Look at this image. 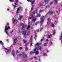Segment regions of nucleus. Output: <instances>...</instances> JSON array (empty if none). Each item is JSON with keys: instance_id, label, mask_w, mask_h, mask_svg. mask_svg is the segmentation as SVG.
<instances>
[{"instance_id": "nucleus-27", "label": "nucleus", "mask_w": 62, "mask_h": 62, "mask_svg": "<svg viewBox=\"0 0 62 62\" xmlns=\"http://www.w3.org/2000/svg\"><path fill=\"white\" fill-rule=\"evenodd\" d=\"M20 51H18V50H16V54H17L18 53H19Z\"/></svg>"}, {"instance_id": "nucleus-56", "label": "nucleus", "mask_w": 62, "mask_h": 62, "mask_svg": "<svg viewBox=\"0 0 62 62\" xmlns=\"http://www.w3.org/2000/svg\"><path fill=\"white\" fill-rule=\"evenodd\" d=\"M4 49L5 50H8V49L7 48H5L4 47Z\"/></svg>"}, {"instance_id": "nucleus-13", "label": "nucleus", "mask_w": 62, "mask_h": 62, "mask_svg": "<svg viewBox=\"0 0 62 62\" xmlns=\"http://www.w3.org/2000/svg\"><path fill=\"white\" fill-rule=\"evenodd\" d=\"M37 50H39L40 51H41V47H40L39 48V47H37Z\"/></svg>"}, {"instance_id": "nucleus-48", "label": "nucleus", "mask_w": 62, "mask_h": 62, "mask_svg": "<svg viewBox=\"0 0 62 62\" xmlns=\"http://www.w3.org/2000/svg\"><path fill=\"white\" fill-rule=\"evenodd\" d=\"M32 44H33V43H32L31 42V43L30 44L31 46H32Z\"/></svg>"}, {"instance_id": "nucleus-20", "label": "nucleus", "mask_w": 62, "mask_h": 62, "mask_svg": "<svg viewBox=\"0 0 62 62\" xmlns=\"http://www.w3.org/2000/svg\"><path fill=\"white\" fill-rule=\"evenodd\" d=\"M0 43H1V44L2 45V46L4 45V44L3 42H2V41L0 40Z\"/></svg>"}, {"instance_id": "nucleus-25", "label": "nucleus", "mask_w": 62, "mask_h": 62, "mask_svg": "<svg viewBox=\"0 0 62 62\" xmlns=\"http://www.w3.org/2000/svg\"><path fill=\"white\" fill-rule=\"evenodd\" d=\"M52 35L50 34V35H48L47 36V38H51V37H52Z\"/></svg>"}, {"instance_id": "nucleus-44", "label": "nucleus", "mask_w": 62, "mask_h": 62, "mask_svg": "<svg viewBox=\"0 0 62 62\" xmlns=\"http://www.w3.org/2000/svg\"><path fill=\"white\" fill-rule=\"evenodd\" d=\"M34 58H35V59H37L38 58H37V57L36 56L34 57Z\"/></svg>"}, {"instance_id": "nucleus-39", "label": "nucleus", "mask_w": 62, "mask_h": 62, "mask_svg": "<svg viewBox=\"0 0 62 62\" xmlns=\"http://www.w3.org/2000/svg\"><path fill=\"white\" fill-rule=\"evenodd\" d=\"M28 44H29V43L28 42V43H27L26 44H25L26 46H27V45H28Z\"/></svg>"}, {"instance_id": "nucleus-34", "label": "nucleus", "mask_w": 62, "mask_h": 62, "mask_svg": "<svg viewBox=\"0 0 62 62\" xmlns=\"http://www.w3.org/2000/svg\"><path fill=\"white\" fill-rule=\"evenodd\" d=\"M38 23H39V22H36L35 23V24L36 25H37V24H38Z\"/></svg>"}, {"instance_id": "nucleus-64", "label": "nucleus", "mask_w": 62, "mask_h": 62, "mask_svg": "<svg viewBox=\"0 0 62 62\" xmlns=\"http://www.w3.org/2000/svg\"><path fill=\"white\" fill-rule=\"evenodd\" d=\"M60 38H61V39H62V37H60Z\"/></svg>"}, {"instance_id": "nucleus-7", "label": "nucleus", "mask_w": 62, "mask_h": 62, "mask_svg": "<svg viewBox=\"0 0 62 62\" xmlns=\"http://www.w3.org/2000/svg\"><path fill=\"white\" fill-rule=\"evenodd\" d=\"M22 54H23V55H24V56L25 59L27 58L28 57L27 56V55H26V54L25 53L23 52L22 53Z\"/></svg>"}, {"instance_id": "nucleus-47", "label": "nucleus", "mask_w": 62, "mask_h": 62, "mask_svg": "<svg viewBox=\"0 0 62 62\" xmlns=\"http://www.w3.org/2000/svg\"><path fill=\"white\" fill-rule=\"evenodd\" d=\"M10 50V49H7V52H8V53L9 52V50Z\"/></svg>"}, {"instance_id": "nucleus-33", "label": "nucleus", "mask_w": 62, "mask_h": 62, "mask_svg": "<svg viewBox=\"0 0 62 62\" xmlns=\"http://www.w3.org/2000/svg\"><path fill=\"white\" fill-rule=\"evenodd\" d=\"M33 8H34V6H32L31 8V10H32L33 9Z\"/></svg>"}, {"instance_id": "nucleus-22", "label": "nucleus", "mask_w": 62, "mask_h": 62, "mask_svg": "<svg viewBox=\"0 0 62 62\" xmlns=\"http://www.w3.org/2000/svg\"><path fill=\"white\" fill-rule=\"evenodd\" d=\"M30 28V26L28 25L27 28L26 29L27 30H28Z\"/></svg>"}, {"instance_id": "nucleus-12", "label": "nucleus", "mask_w": 62, "mask_h": 62, "mask_svg": "<svg viewBox=\"0 0 62 62\" xmlns=\"http://www.w3.org/2000/svg\"><path fill=\"white\" fill-rule=\"evenodd\" d=\"M37 46L38 47L39 46V43H37V44H36L34 45L35 47H36Z\"/></svg>"}, {"instance_id": "nucleus-3", "label": "nucleus", "mask_w": 62, "mask_h": 62, "mask_svg": "<svg viewBox=\"0 0 62 62\" xmlns=\"http://www.w3.org/2000/svg\"><path fill=\"white\" fill-rule=\"evenodd\" d=\"M22 33L23 34L25 38H26L27 37L26 35V31L24 30L22 32Z\"/></svg>"}, {"instance_id": "nucleus-46", "label": "nucleus", "mask_w": 62, "mask_h": 62, "mask_svg": "<svg viewBox=\"0 0 62 62\" xmlns=\"http://www.w3.org/2000/svg\"><path fill=\"white\" fill-rule=\"evenodd\" d=\"M6 25H9V23H7L6 24Z\"/></svg>"}, {"instance_id": "nucleus-10", "label": "nucleus", "mask_w": 62, "mask_h": 62, "mask_svg": "<svg viewBox=\"0 0 62 62\" xmlns=\"http://www.w3.org/2000/svg\"><path fill=\"white\" fill-rule=\"evenodd\" d=\"M15 5L13 4H12V5L13 6L14 8H17V6H17V4L16 3H15Z\"/></svg>"}, {"instance_id": "nucleus-21", "label": "nucleus", "mask_w": 62, "mask_h": 62, "mask_svg": "<svg viewBox=\"0 0 62 62\" xmlns=\"http://www.w3.org/2000/svg\"><path fill=\"white\" fill-rule=\"evenodd\" d=\"M37 48H36L35 49L33 50L34 53H35L36 52V50H37Z\"/></svg>"}, {"instance_id": "nucleus-17", "label": "nucleus", "mask_w": 62, "mask_h": 62, "mask_svg": "<svg viewBox=\"0 0 62 62\" xmlns=\"http://www.w3.org/2000/svg\"><path fill=\"white\" fill-rule=\"evenodd\" d=\"M13 21V23H14L15 22H16V23H17V22H18V21L17 20L15 19H14Z\"/></svg>"}, {"instance_id": "nucleus-23", "label": "nucleus", "mask_w": 62, "mask_h": 62, "mask_svg": "<svg viewBox=\"0 0 62 62\" xmlns=\"http://www.w3.org/2000/svg\"><path fill=\"white\" fill-rule=\"evenodd\" d=\"M23 43H26V42H27V41L24 39H23Z\"/></svg>"}, {"instance_id": "nucleus-62", "label": "nucleus", "mask_w": 62, "mask_h": 62, "mask_svg": "<svg viewBox=\"0 0 62 62\" xmlns=\"http://www.w3.org/2000/svg\"><path fill=\"white\" fill-rule=\"evenodd\" d=\"M46 41L47 42H48V39H46Z\"/></svg>"}, {"instance_id": "nucleus-36", "label": "nucleus", "mask_w": 62, "mask_h": 62, "mask_svg": "<svg viewBox=\"0 0 62 62\" xmlns=\"http://www.w3.org/2000/svg\"><path fill=\"white\" fill-rule=\"evenodd\" d=\"M54 1L55 2L56 4L57 3V1L56 0H54Z\"/></svg>"}, {"instance_id": "nucleus-54", "label": "nucleus", "mask_w": 62, "mask_h": 62, "mask_svg": "<svg viewBox=\"0 0 62 62\" xmlns=\"http://www.w3.org/2000/svg\"><path fill=\"white\" fill-rule=\"evenodd\" d=\"M50 44H51V45L53 44V43H52L51 41H50Z\"/></svg>"}, {"instance_id": "nucleus-58", "label": "nucleus", "mask_w": 62, "mask_h": 62, "mask_svg": "<svg viewBox=\"0 0 62 62\" xmlns=\"http://www.w3.org/2000/svg\"><path fill=\"white\" fill-rule=\"evenodd\" d=\"M47 20L48 21H50V18H48L47 19Z\"/></svg>"}, {"instance_id": "nucleus-32", "label": "nucleus", "mask_w": 62, "mask_h": 62, "mask_svg": "<svg viewBox=\"0 0 62 62\" xmlns=\"http://www.w3.org/2000/svg\"><path fill=\"white\" fill-rule=\"evenodd\" d=\"M32 14L33 15H35V11H34L33 12H32Z\"/></svg>"}, {"instance_id": "nucleus-43", "label": "nucleus", "mask_w": 62, "mask_h": 62, "mask_svg": "<svg viewBox=\"0 0 62 62\" xmlns=\"http://www.w3.org/2000/svg\"><path fill=\"white\" fill-rule=\"evenodd\" d=\"M53 2H50V5H52V4H53Z\"/></svg>"}, {"instance_id": "nucleus-1", "label": "nucleus", "mask_w": 62, "mask_h": 62, "mask_svg": "<svg viewBox=\"0 0 62 62\" xmlns=\"http://www.w3.org/2000/svg\"><path fill=\"white\" fill-rule=\"evenodd\" d=\"M10 29V27L9 26H8V27H5L4 29L6 33L8 35V32L7 31V30L8 29Z\"/></svg>"}, {"instance_id": "nucleus-60", "label": "nucleus", "mask_w": 62, "mask_h": 62, "mask_svg": "<svg viewBox=\"0 0 62 62\" xmlns=\"http://www.w3.org/2000/svg\"><path fill=\"white\" fill-rule=\"evenodd\" d=\"M35 35V37H37V35L36 34V35Z\"/></svg>"}, {"instance_id": "nucleus-11", "label": "nucleus", "mask_w": 62, "mask_h": 62, "mask_svg": "<svg viewBox=\"0 0 62 62\" xmlns=\"http://www.w3.org/2000/svg\"><path fill=\"white\" fill-rule=\"evenodd\" d=\"M23 18V16H20L18 18V20H21V19Z\"/></svg>"}, {"instance_id": "nucleus-9", "label": "nucleus", "mask_w": 62, "mask_h": 62, "mask_svg": "<svg viewBox=\"0 0 62 62\" xmlns=\"http://www.w3.org/2000/svg\"><path fill=\"white\" fill-rule=\"evenodd\" d=\"M44 2H45V4H48L49 2V0H44Z\"/></svg>"}, {"instance_id": "nucleus-19", "label": "nucleus", "mask_w": 62, "mask_h": 62, "mask_svg": "<svg viewBox=\"0 0 62 62\" xmlns=\"http://www.w3.org/2000/svg\"><path fill=\"white\" fill-rule=\"evenodd\" d=\"M34 52L31 51L30 53V55H31V54H34Z\"/></svg>"}, {"instance_id": "nucleus-53", "label": "nucleus", "mask_w": 62, "mask_h": 62, "mask_svg": "<svg viewBox=\"0 0 62 62\" xmlns=\"http://www.w3.org/2000/svg\"><path fill=\"white\" fill-rule=\"evenodd\" d=\"M9 1L10 2H12L13 1V0H10Z\"/></svg>"}, {"instance_id": "nucleus-42", "label": "nucleus", "mask_w": 62, "mask_h": 62, "mask_svg": "<svg viewBox=\"0 0 62 62\" xmlns=\"http://www.w3.org/2000/svg\"><path fill=\"white\" fill-rule=\"evenodd\" d=\"M47 43H45L44 44V46H46V45H47Z\"/></svg>"}, {"instance_id": "nucleus-29", "label": "nucleus", "mask_w": 62, "mask_h": 62, "mask_svg": "<svg viewBox=\"0 0 62 62\" xmlns=\"http://www.w3.org/2000/svg\"><path fill=\"white\" fill-rule=\"evenodd\" d=\"M14 30L13 29L10 32V34H12V32H13V31Z\"/></svg>"}, {"instance_id": "nucleus-15", "label": "nucleus", "mask_w": 62, "mask_h": 62, "mask_svg": "<svg viewBox=\"0 0 62 62\" xmlns=\"http://www.w3.org/2000/svg\"><path fill=\"white\" fill-rule=\"evenodd\" d=\"M35 0H33L31 2V5H33L34 4V3H35Z\"/></svg>"}, {"instance_id": "nucleus-51", "label": "nucleus", "mask_w": 62, "mask_h": 62, "mask_svg": "<svg viewBox=\"0 0 62 62\" xmlns=\"http://www.w3.org/2000/svg\"><path fill=\"white\" fill-rule=\"evenodd\" d=\"M29 19H30V20L31 19V17H28V19L29 20Z\"/></svg>"}, {"instance_id": "nucleus-28", "label": "nucleus", "mask_w": 62, "mask_h": 62, "mask_svg": "<svg viewBox=\"0 0 62 62\" xmlns=\"http://www.w3.org/2000/svg\"><path fill=\"white\" fill-rule=\"evenodd\" d=\"M30 16L31 18H32V19H33L34 18V16H33V15H30Z\"/></svg>"}, {"instance_id": "nucleus-30", "label": "nucleus", "mask_w": 62, "mask_h": 62, "mask_svg": "<svg viewBox=\"0 0 62 62\" xmlns=\"http://www.w3.org/2000/svg\"><path fill=\"white\" fill-rule=\"evenodd\" d=\"M42 30H43V28H41L40 30V32H41Z\"/></svg>"}, {"instance_id": "nucleus-26", "label": "nucleus", "mask_w": 62, "mask_h": 62, "mask_svg": "<svg viewBox=\"0 0 62 62\" xmlns=\"http://www.w3.org/2000/svg\"><path fill=\"white\" fill-rule=\"evenodd\" d=\"M28 50V47H27V46H26V48L25 49V50H26V51H27V50Z\"/></svg>"}, {"instance_id": "nucleus-24", "label": "nucleus", "mask_w": 62, "mask_h": 62, "mask_svg": "<svg viewBox=\"0 0 62 62\" xmlns=\"http://www.w3.org/2000/svg\"><path fill=\"white\" fill-rule=\"evenodd\" d=\"M37 17H40V14H37Z\"/></svg>"}, {"instance_id": "nucleus-55", "label": "nucleus", "mask_w": 62, "mask_h": 62, "mask_svg": "<svg viewBox=\"0 0 62 62\" xmlns=\"http://www.w3.org/2000/svg\"><path fill=\"white\" fill-rule=\"evenodd\" d=\"M22 49V47H20L19 49L20 50H21Z\"/></svg>"}, {"instance_id": "nucleus-38", "label": "nucleus", "mask_w": 62, "mask_h": 62, "mask_svg": "<svg viewBox=\"0 0 62 62\" xmlns=\"http://www.w3.org/2000/svg\"><path fill=\"white\" fill-rule=\"evenodd\" d=\"M54 23L55 24H56V23H57V22H56V21H54Z\"/></svg>"}, {"instance_id": "nucleus-49", "label": "nucleus", "mask_w": 62, "mask_h": 62, "mask_svg": "<svg viewBox=\"0 0 62 62\" xmlns=\"http://www.w3.org/2000/svg\"><path fill=\"white\" fill-rule=\"evenodd\" d=\"M43 55H46L47 56V54L45 53H44L43 54Z\"/></svg>"}, {"instance_id": "nucleus-31", "label": "nucleus", "mask_w": 62, "mask_h": 62, "mask_svg": "<svg viewBox=\"0 0 62 62\" xmlns=\"http://www.w3.org/2000/svg\"><path fill=\"white\" fill-rule=\"evenodd\" d=\"M53 13H54V11H51L50 13V15H51V14H52Z\"/></svg>"}, {"instance_id": "nucleus-14", "label": "nucleus", "mask_w": 62, "mask_h": 62, "mask_svg": "<svg viewBox=\"0 0 62 62\" xmlns=\"http://www.w3.org/2000/svg\"><path fill=\"white\" fill-rule=\"evenodd\" d=\"M32 38H33V37H32V35H31L29 40L30 42H32Z\"/></svg>"}, {"instance_id": "nucleus-6", "label": "nucleus", "mask_w": 62, "mask_h": 62, "mask_svg": "<svg viewBox=\"0 0 62 62\" xmlns=\"http://www.w3.org/2000/svg\"><path fill=\"white\" fill-rule=\"evenodd\" d=\"M43 18H44V16H42L41 17L40 19L41 20V21L40 23H43V21H44Z\"/></svg>"}, {"instance_id": "nucleus-35", "label": "nucleus", "mask_w": 62, "mask_h": 62, "mask_svg": "<svg viewBox=\"0 0 62 62\" xmlns=\"http://www.w3.org/2000/svg\"><path fill=\"white\" fill-rule=\"evenodd\" d=\"M43 10H40L39 12V13H40L41 12H42V11H43Z\"/></svg>"}, {"instance_id": "nucleus-18", "label": "nucleus", "mask_w": 62, "mask_h": 62, "mask_svg": "<svg viewBox=\"0 0 62 62\" xmlns=\"http://www.w3.org/2000/svg\"><path fill=\"white\" fill-rule=\"evenodd\" d=\"M36 20L37 19L36 18H35L34 19H33L32 20V22H35L36 21Z\"/></svg>"}, {"instance_id": "nucleus-50", "label": "nucleus", "mask_w": 62, "mask_h": 62, "mask_svg": "<svg viewBox=\"0 0 62 62\" xmlns=\"http://www.w3.org/2000/svg\"><path fill=\"white\" fill-rule=\"evenodd\" d=\"M18 0H16V2L18 3Z\"/></svg>"}, {"instance_id": "nucleus-40", "label": "nucleus", "mask_w": 62, "mask_h": 62, "mask_svg": "<svg viewBox=\"0 0 62 62\" xmlns=\"http://www.w3.org/2000/svg\"><path fill=\"white\" fill-rule=\"evenodd\" d=\"M43 5V4H40L39 5L40 7L41 6H42Z\"/></svg>"}, {"instance_id": "nucleus-4", "label": "nucleus", "mask_w": 62, "mask_h": 62, "mask_svg": "<svg viewBox=\"0 0 62 62\" xmlns=\"http://www.w3.org/2000/svg\"><path fill=\"white\" fill-rule=\"evenodd\" d=\"M19 25H20V26H22V30L23 29V28H25V25L24 24L22 23H21Z\"/></svg>"}, {"instance_id": "nucleus-57", "label": "nucleus", "mask_w": 62, "mask_h": 62, "mask_svg": "<svg viewBox=\"0 0 62 62\" xmlns=\"http://www.w3.org/2000/svg\"><path fill=\"white\" fill-rule=\"evenodd\" d=\"M22 54H19L18 55L19 56H21L22 55Z\"/></svg>"}, {"instance_id": "nucleus-2", "label": "nucleus", "mask_w": 62, "mask_h": 62, "mask_svg": "<svg viewBox=\"0 0 62 62\" xmlns=\"http://www.w3.org/2000/svg\"><path fill=\"white\" fill-rule=\"evenodd\" d=\"M22 8H23L22 7H20L18 8L17 9L16 11V13H19V11H20L21 10H22Z\"/></svg>"}, {"instance_id": "nucleus-16", "label": "nucleus", "mask_w": 62, "mask_h": 62, "mask_svg": "<svg viewBox=\"0 0 62 62\" xmlns=\"http://www.w3.org/2000/svg\"><path fill=\"white\" fill-rule=\"evenodd\" d=\"M51 27H54V25L53 23H52L51 24Z\"/></svg>"}, {"instance_id": "nucleus-45", "label": "nucleus", "mask_w": 62, "mask_h": 62, "mask_svg": "<svg viewBox=\"0 0 62 62\" xmlns=\"http://www.w3.org/2000/svg\"><path fill=\"white\" fill-rule=\"evenodd\" d=\"M36 14H37L38 13V9H36Z\"/></svg>"}, {"instance_id": "nucleus-37", "label": "nucleus", "mask_w": 62, "mask_h": 62, "mask_svg": "<svg viewBox=\"0 0 62 62\" xmlns=\"http://www.w3.org/2000/svg\"><path fill=\"white\" fill-rule=\"evenodd\" d=\"M34 34L35 35L37 34V33H36V31H34Z\"/></svg>"}, {"instance_id": "nucleus-52", "label": "nucleus", "mask_w": 62, "mask_h": 62, "mask_svg": "<svg viewBox=\"0 0 62 62\" xmlns=\"http://www.w3.org/2000/svg\"><path fill=\"white\" fill-rule=\"evenodd\" d=\"M53 31L54 32L53 33V35H54V34L55 33V31Z\"/></svg>"}, {"instance_id": "nucleus-41", "label": "nucleus", "mask_w": 62, "mask_h": 62, "mask_svg": "<svg viewBox=\"0 0 62 62\" xmlns=\"http://www.w3.org/2000/svg\"><path fill=\"white\" fill-rule=\"evenodd\" d=\"M36 54H39V52L38 51H36L35 52Z\"/></svg>"}, {"instance_id": "nucleus-63", "label": "nucleus", "mask_w": 62, "mask_h": 62, "mask_svg": "<svg viewBox=\"0 0 62 62\" xmlns=\"http://www.w3.org/2000/svg\"><path fill=\"white\" fill-rule=\"evenodd\" d=\"M29 33H27V36H29Z\"/></svg>"}, {"instance_id": "nucleus-61", "label": "nucleus", "mask_w": 62, "mask_h": 62, "mask_svg": "<svg viewBox=\"0 0 62 62\" xmlns=\"http://www.w3.org/2000/svg\"><path fill=\"white\" fill-rule=\"evenodd\" d=\"M41 43H39V45H41Z\"/></svg>"}, {"instance_id": "nucleus-5", "label": "nucleus", "mask_w": 62, "mask_h": 62, "mask_svg": "<svg viewBox=\"0 0 62 62\" xmlns=\"http://www.w3.org/2000/svg\"><path fill=\"white\" fill-rule=\"evenodd\" d=\"M14 44L15 45H17V38H16L15 39H14Z\"/></svg>"}, {"instance_id": "nucleus-8", "label": "nucleus", "mask_w": 62, "mask_h": 62, "mask_svg": "<svg viewBox=\"0 0 62 62\" xmlns=\"http://www.w3.org/2000/svg\"><path fill=\"white\" fill-rule=\"evenodd\" d=\"M15 51H14V50L13 49L12 51V55L14 56V54H15Z\"/></svg>"}, {"instance_id": "nucleus-59", "label": "nucleus", "mask_w": 62, "mask_h": 62, "mask_svg": "<svg viewBox=\"0 0 62 62\" xmlns=\"http://www.w3.org/2000/svg\"><path fill=\"white\" fill-rule=\"evenodd\" d=\"M7 10L8 11H9V9H8V8L7 9Z\"/></svg>"}]
</instances>
